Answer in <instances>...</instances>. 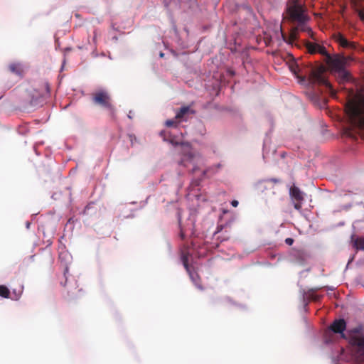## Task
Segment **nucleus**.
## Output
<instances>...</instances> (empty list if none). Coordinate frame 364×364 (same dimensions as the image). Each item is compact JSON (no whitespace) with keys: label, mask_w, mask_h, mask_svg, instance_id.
Here are the masks:
<instances>
[{"label":"nucleus","mask_w":364,"mask_h":364,"mask_svg":"<svg viewBox=\"0 0 364 364\" xmlns=\"http://www.w3.org/2000/svg\"><path fill=\"white\" fill-rule=\"evenodd\" d=\"M317 48H318L317 49V53L324 55L326 57V60H328V55H331L328 53V52L326 51V48L324 46H320V45L318 44Z\"/></svg>","instance_id":"obj_23"},{"label":"nucleus","mask_w":364,"mask_h":364,"mask_svg":"<svg viewBox=\"0 0 364 364\" xmlns=\"http://www.w3.org/2000/svg\"><path fill=\"white\" fill-rule=\"evenodd\" d=\"M289 195L293 201L294 208L300 210L304 200V193L298 187L293 186L289 190Z\"/></svg>","instance_id":"obj_7"},{"label":"nucleus","mask_w":364,"mask_h":364,"mask_svg":"<svg viewBox=\"0 0 364 364\" xmlns=\"http://www.w3.org/2000/svg\"><path fill=\"white\" fill-rule=\"evenodd\" d=\"M182 260L183 266L186 268V271L188 272L191 281L193 282V284L197 288H198L200 290H203V287L201 284L200 277H199L198 274L196 272H195L188 266L187 257L183 255L182 257Z\"/></svg>","instance_id":"obj_8"},{"label":"nucleus","mask_w":364,"mask_h":364,"mask_svg":"<svg viewBox=\"0 0 364 364\" xmlns=\"http://www.w3.org/2000/svg\"><path fill=\"white\" fill-rule=\"evenodd\" d=\"M193 114L195 111L190 106H183L176 112L175 119L178 122L186 121L189 115Z\"/></svg>","instance_id":"obj_11"},{"label":"nucleus","mask_w":364,"mask_h":364,"mask_svg":"<svg viewBox=\"0 0 364 364\" xmlns=\"http://www.w3.org/2000/svg\"><path fill=\"white\" fill-rule=\"evenodd\" d=\"M9 70L18 75H21L23 73V69L18 63H11L9 65Z\"/></svg>","instance_id":"obj_16"},{"label":"nucleus","mask_w":364,"mask_h":364,"mask_svg":"<svg viewBox=\"0 0 364 364\" xmlns=\"http://www.w3.org/2000/svg\"><path fill=\"white\" fill-rule=\"evenodd\" d=\"M323 72L324 68L323 67L312 70L309 75V80L312 85L325 86L331 95H334L336 94L335 90L323 75Z\"/></svg>","instance_id":"obj_4"},{"label":"nucleus","mask_w":364,"mask_h":364,"mask_svg":"<svg viewBox=\"0 0 364 364\" xmlns=\"http://www.w3.org/2000/svg\"><path fill=\"white\" fill-rule=\"evenodd\" d=\"M333 38L334 41L339 44L341 47L348 49L355 48V43L353 42L348 41L346 37L341 33H336L333 34Z\"/></svg>","instance_id":"obj_10"},{"label":"nucleus","mask_w":364,"mask_h":364,"mask_svg":"<svg viewBox=\"0 0 364 364\" xmlns=\"http://www.w3.org/2000/svg\"><path fill=\"white\" fill-rule=\"evenodd\" d=\"M289 68L291 71L295 75H296L299 72V68L297 65L293 64L289 66Z\"/></svg>","instance_id":"obj_25"},{"label":"nucleus","mask_w":364,"mask_h":364,"mask_svg":"<svg viewBox=\"0 0 364 364\" xmlns=\"http://www.w3.org/2000/svg\"><path fill=\"white\" fill-rule=\"evenodd\" d=\"M346 9V5L343 4V5L341 6V11L340 12H341V14L343 16V14H344Z\"/></svg>","instance_id":"obj_27"},{"label":"nucleus","mask_w":364,"mask_h":364,"mask_svg":"<svg viewBox=\"0 0 364 364\" xmlns=\"http://www.w3.org/2000/svg\"><path fill=\"white\" fill-rule=\"evenodd\" d=\"M92 101L94 105L109 110L112 117H114L116 109L112 104L110 93L104 89H100L92 93Z\"/></svg>","instance_id":"obj_3"},{"label":"nucleus","mask_w":364,"mask_h":364,"mask_svg":"<svg viewBox=\"0 0 364 364\" xmlns=\"http://www.w3.org/2000/svg\"><path fill=\"white\" fill-rule=\"evenodd\" d=\"M353 247L358 250H364V237H357L353 240Z\"/></svg>","instance_id":"obj_17"},{"label":"nucleus","mask_w":364,"mask_h":364,"mask_svg":"<svg viewBox=\"0 0 364 364\" xmlns=\"http://www.w3.org/2000/svg\"><path fill=\"white\" fill-rule=\"evenodd\" d=\"M39 95L43 97L50 95V85L48 82H43V90Z\"/></svg>","instance_id":"obj_19"},{"label":"nucleus","mask_w":364,"mask_h":364,"mask_svg":"<svg viewBox=\"0 0 364 364\" xmlns=\"http://www.w3.org/2000/svg\"><path fill=\"white\" fill-rule=\"evenodd\" d=\"M196 171V168H193L192 169V172H193V173H195Z\"/></svg>","instance_id":"obj_34"},{"label":"nucleus","mask_w":364,"mask_h":364,"mask_svg":"<svg viewBox=\"0 0 364 364\" xmlns=\"http://www.w3.org/2000/svg\"><path fill=\"white\" fill-rule=\"evenodd\" d=\"M166 131H161L160 132V135L164 137V140H166Z\"/></svg>","instance_id":"obj_30"},{"label":"nucleus","mask_w":364,"mask_h":364,"mask_svg":"<svg viewBox=\"0 0 364 364\" xmlns=\"http://www.w3.org/2000/svg\"><path fill=\"white\" fill-rule=\"evenodd\" d=\"M238 204H239V203H238V201H237V200H233L231 202V205H232L233 207H235V208H236V207L238 205Z\"/></svg>","instance_id":"obj_28"},{"label":"nucleus","mask_w":364,"mask_h":364,"mask_svg":"<svg viewBox=\"0 0 364 364\" xmlns=\"http://www.w3.org/2000/svg\"><path fill=\"white\" fill-rule=\"evenodd\" d=\"M338 77L341 79V81H348L350 79V73L345 69H342L338 72Z\"/></svg>","instance_id":"obj_18"},{"label":"nucleus","mask_w":364,"mask_h":364,"mask_svg":"<svg viewBox=\"0 0 364 364\" xmlns=\"http://www.w3.org/2000/svg\"><path fill=\"white\" fill-rule=\"evenodd\" d=\"M298 33L297 30L294 27L291 29L289 36H286V35L282 33V38L285 42L289 44L293 45L294 41L298 39Z\"/></svg>","instance_id":"obj_15"},{"label":"nucleus","mask_w":364,"mask_h":364,"mask_svg":"<svg viewBox=\"0 0 364 364\" xmlns=\"http://www.w3.org/2000/svg\"><path fill=\"white\" fill-rule=\"evenodd\" d=\"M180 237H181L182 240H183L185 238V234L182 230H181V232H180Z\"/></svg>","instance_id":"obj_32"},{"label":"nucleus","mask_w":364,"mask_h":364,"mask_svg":"<svg viewBox=\"0 0 364 364\" xmlns=\"http://www.w3.org/2000/svg\"><path fill=\"white\" fill-rule=\"evenodd\" d=\"M285 242L289 245H291L294 243V240L289 237L285 240Z\"/></svg>","instance_id":"obj_26"},{"label":"nucleus","mask_w":364,"mask_h":364,"mask_svg":"<svg viewBox=\"0 0 364 364\" xmlns=\"http://www.w3.org/2000/svg\"><path fill=\"white\" fill-rule=\"evenodd\" d=\"M306 47L309 51V53H310L311 54H314V53H317V47H318V44L317 43H311V42H306Z\"/></svg>","instance_id":"obj_20"},{"label":"nucleus","mask_w":364,"mask_h":364,"mask_svg":"<svg viewBox=\"0 0 364 364\" xmlns=\"http://www.w3.org/2000/svg\"><path fill=\"white\" fill-rule=\"evenodd\" d=\"M179 164L183 165V166H188V164H186V161H185V160H181V161L179 162Z\"/></svg>","instance_id":"obj_31"},{"label":"nucleus","mask_w":364,"mask_h":364,"mask_svg":"<svg viewBox=\"0 0 364 364\" xmlns=\"http://www.w3.org/2000/svg\"><path fill=\"white\" fill-rule=\"evenodd\" d=\"M165 124L168 127H176L177 126V122L174 119L166 120Z\"/></svg>","instance_id":"obj_24"},{"label":"nucleus","mask_w":364,"mask_h":364,"mask_svg":"<svg viewBox=\"0 0 364 364\" xmlns=\"http://www.w3.org/2000/svg\"><path fill=\"white\" fill-rule=\"evenodd\" d=\"M346 328V323L344 319H338L333 322L330 329L336 333H343Z\"/></svg>","instance_id":"obj_13"},{"label":"nucleus","mask_w":364,"mask_h":364,"mask_svg":"<svg viewBox=\"0 0 364 364\" xmlns=\"http://www.w3.org/2000/svg\"><path fill=\"white\" fill-rule=\"evenodd\" d=\"M23 287L21 285H20L18 287V288H17V289H13L14 296L11 297V299L18 300L21 297V296L23 293Z\"/></svg>","instance_id":"obj_21"},{"label":"nucleus","mask_w":364,"mask_h":364,"mask_svg":"<svg viewBox=\"0 0 364 364\" xmlns=\"http://www.w3.org/2000/svg\"><path fill=\"white\" fill-rule=\"evenodd\" d=\"M220 166H221V164H217V165H216V167H217L218 168H220Z\"/></svg>","instance_id":"obj_33"},{"label":"nucleus","mask_w":364,"mask_h":364,"mask_svg":"<svg viewBox=\"0 0 364 364\" xmlns=\"http://www.w3.org/2000/svg\"><path fill=\"white\" fill-rule=\"evenodd\" d=\"M309 21H296L297 26L294 28L297 30V31H302V32H306L309 36L312 38H314V33L312 31V29L307 25V22Z\"/></svg>","instance_id":"obj_14"},{"label":"nucleus","mask_w":364,"mask_h":364,"mask_svg":"<svg viewBox=\"0 0 364 364\" xmlns=\"http://www.w3.org/2000/svg\"><path fill=\"white\" fill-rule=\"evenodd\" d=\"M10 291L9 289L4 285H0V296L4 298H9Z\"/></svg>","instance_id":"obj_22"},{"label":"nucleus","mask_w":364,"mask_h":364,"mask_svg":"<svg viewBox=\"0 0 364 364\" xmlns=\"http://www.w3.org/2000/svg\"><path fill=\"white\" fill-rule=\"evenodd\" d=\"M192 161H193V159L191 157H190L189 158V162L191 163V162H192Z\"/></svg>","instance_id":"obj_35"},{"label":"nucleus","mask_w":364,"mask_h":364,"mask_svg":"<svg viewBox=\"0 0 364 364\" xmlns=\"http://www.w3.org/2000/svg\"><path fill=\"white\" fill-rule=\"evenodd\" d=\"M350 60L349 57L346 56H331L328 55V60H326L328 65L335 72H338L346 66L348 62Z\"/></svg>","instance_id":"obj_5"},{"label":"nucleus","mask_w":364,"mask_h":364,"mask_svg":"<svg viewBox=\"0 0 364 364\" xmlns=\"http://www.w3.org/2000/svg\"><path fill=\"white\" fill-rule=\"evenodd\" d=\"M287 18L292 22L309 21L304 5L299 0H289L286 9Z\"/></svg>","instance_id":"obj_2"},{"label":"nucleus","mask_w":364,"mask_h":364,"mask_svg":"<svg viewBox=\"0 0 364 364\" xmlns=\"http://www.w3.org/2000/svg\"><path fill=\"white\" fill-rule=\"evenodd\" d=\"M364 0H350L352 9L358 14L360 21L364 22V10L363 2Z\"/></svg>","instance_id":"obj_12"},{"label":"nucleus","mask_w":364,"mask_h":364,"mask_svg":"<svg viewBox=\"0 0 364 364\" xmlns=\"http://www.w3.org/2000/svg\"><path fill=\"white\" fill-rule=\"evenodd\" d=\"M350 343L354 355L358 358H363L364 357V337L353 336L350 338Z\"/></svg>","instance_id":"obj_6"},{"label":"nucleus","mask_w":364,"mask_h":364,"mask_svg":"<svg viewBox=\"0 0 364 364\" xmlns=\"http://www.w3.org/2000/svg\"><path fill=\"white\" fill-rule=\"evenodd\" d=\"M346 112L353 126L364 127V96H355L346 104Z\"/></svg>","instance_id":"obj_1"},{"label":"nucleus","mask_w":364,"mask_h":364,"mask_svg":"<svg viewBox=\"0 0 364 364\" xmlns=\"http://www.w3.org/2000/svg\"><path fill=\"white\" fill-rule=\"evenodd\" d=\"M81 291V289H78L76 283H68V281L65 282V291L63 293V296L65 299L68 301L73 300L77 298L79 293Z\"/></svg>","instance_id":"obj_9"},{"label":"nucleus","mask_w":364,"mask_h":364,"mask_svg":"<svg viewBox=\"0 0 364 364\" xmlns=\"http://www.w3.org/2000/svg\"><path fill=\"white\" fill-rule=\"evenodd\" d=\"M267 181H272V182H273L274 183H277L279 182V180L277 179V178H271V179L267 180Z\"/></svg>","instance_id":"obj_29"}]
</instances>
